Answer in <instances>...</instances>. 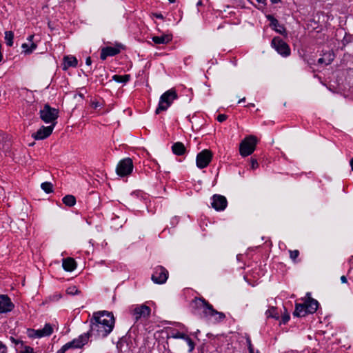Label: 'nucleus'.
<instances>
[{"label": "nucleus", "mask_w": 353, "mask_h": 353, "mask_svg": "<svg viewBox=\"0 0 353 353\" xmlns=\"http://www.w3.org/2000/svg\"><path fill=\"white\" fill-rule=\"evenodd\" d=\"M55 127V123L49 126L42 125L35 133L32 134V137L35 140H43L48 137L52 132Z\"/></svg>", "instance_id": "ddd939ff"}, {"label": "nucleus", "mask_w": 353, "mask_h": 353, "mask_svg": "<svg viewBox=\"0 0 353 353\" xmlns=\"http://www.w3.org/2000/svg\"><path fill=\"white\" fill-rule=\"evenodd\" d=\"M307 314V312L306 310V307L305 303H296L295 305V310L293 312V315L294 316L302 317L305 316Z\"/></svg>", "instance_id": "412c9836"}, {"label": "nucleus", "mask_w": 353, "mask_h": 353, "mask_svg": "<svg viewBox=\"0 0 353 353\" xmlns=\"http://www.w3.org/2000/svg\"><path fill=\"white\" fill-rule=\"evenodd\" d=\"M271 46L282 57H287L290 54L289 46L279 37L272 40Z\"/></svg>", "instance_id": "423d86ee"}, {"label": "nucleus", "mask_w": 353, "mask_h": 353, "mask_svg": "<svg viewBox=\"0 0 353 353\" xmlns=\"http://www.w3.org/2000/svg\"><path fill=\"white\" fill-rule=\"evenodd\" d=\"M350 165H351L352 170L353 171V158L350 161Z\"/></svg>", "instance_id": "5fc2aeb1"}, {"label": "nucleus", "mask_w": 353, "mask_h": 353, "mask_svg": "<svg viewBox=\"0 0 353 353\" xmlns=\"http://www.w3.org/2000/svg\"><path fill=\"white\" fill-rule=\"evenodd\" d=\"M0 353H7V347L0 341Z\"/></svg>", "instance_id": "4c0bfd02"}, {"label": "nucleus", "mask_w": 353, "mask_h": 353, "mask_svg": "<svg viewBox=\"0 0 353 353\" xmlns=\"http://www.w3.org/2000/svg\"><path fill=\"white\" fill-rule=\"evenodd\" d=\"M192 307L196 312L202 310L205 317H208V314L212 308V305L203 298H195L192 301Z\"/></svg>", "instance_id": "9b49d317"}, {"label": "nucleus", "mask_w": 353, "mask_h": 353, "mask_svg": "<svg viewBox=\"0 0 353 353\" xmlns=\"http://www.w3.org/2000/svg\"><path fill=\"white\" fill-rule=\"evenodd\" d=\"M21 47L26 54H30L34 50L36 49L37 46L34 43H32L30 48H29L28 44L23 43Z\"/></svg>", "instance_id": "7c9ffc66"}, {"label": "nucleus", "mask_w": 353, "mask_h": 353, "mask_svg": "<svg viewBox=\"0 0 353 353\" xmlns=\"http://www.w3.org/2000/svg\"><path fill=\"white\" fill-rule=\"evenodd\" d=\"M186 334L183 332H180L174 328L168 329V338L181 339H183Z\"/></svg>", "instance_id": "393cba45"}, {"label": "nucleus", "mask_w": 353, "mask_h": 353, "mask_svg": "<svg viewBox=\"0 0 353 353\" xmlns=\"http://www.w3.org/2000/svg\"><path fill=\"white\" fill-rule=\"evenodd\" d=\"M248 343L249 352L250 353H253V352H256L254 350V347H252V345L251 341L250 340L248 341Z\"/></svg>", "instance_id": "a19ab883"}, {"label": "nucleus", "mask_w": 353, "mask_h": 353, "mask_svg": "<svg viewBox=\"0 0 353 353\" xmlns=\"http://www.w3.org/2000/svg\"><path fill=\"white\" fill-rule=\"evenodd\" d=\"M168 271L164 267L157 265L154 268L151 279L154 283L163 284L168 280Z\"/></svg>", "instance_id": "1a4fd4ad"}, {"label": "nucleus", "mask_w": 353, "mask_h": 353, "mask_svg": "<svg viewBox=\"0 0 353 353\" xmlns=\"http://www.w3.org/2000/svg\"><path fill=\"white\" fill-rule=\"evenodd\" d=\"M179 326L180 327H181V328H185L184 325H181V324H179Z\"/></svg>", "instance_id": "6e6d98bb"}, {"label": "nucleus", "mask_w": 353, "mask_h": 353, "mask_svg": "<svg viewBox=\"0 0 353 353\" xmlns=\"http://www.w3.org/2000/svg\"><path fill=\"white\" fill-rule=\"evenodd\" d=\"M183 340H185L187 342V343L189 346V352H192L194 348V343L192 341V340L188 335L185 336V338H183Z\"/></svg>", "instance_id": "473e14b6"}, {"label": "nucleus", "mask_w": 353, "mask_h": 353, "mask_svg": "<svg viewBox=\"0 0 353 353\" xmlns=\"http://www.w3.org/2000/svg\"><path fill=\"white\" fill-rule=\"evenodd\" d=\"M34 37V35H30L28 37V39L30 41H32V39Z\"/></svg>", "instance_id": "864d4df0"}, {"label": "nucleus", "mask_w": 353, "mask_h": 353, "mask_svg": "<svg viewBox=\"0 0 353 353\" xmlns=\"http://www.w3.org/2000/svg\"><path fill=\"white\" fill-rule=\"evenodd\" d=\"M154 17H156L157 19H163V17L162 14H161V13H154Z\"/></svg>", "instance_id": "79ce46f5"}, {"label": "nucleus", "mask_w": 353, "mask_h": 353, "mask_svg": "<svg viewBox=\"0 0 353 353\" xmlns=\"http://www.w3.org/2000/svg\"><path fill=\"white\" fill-rule=\"evenodd\" d=\"M62 266L65 271L72 272L76 268L77 263L74 259L68 257L63 259Z\"/></svg>", "instance_id": "a211bd4d"}, {"label": "nucleus", "mask_w": 353, "mask_h": 353, "mask_svg": "<svg viewBox=\"0 0 353 353\" xmlns=\"http://www.w3.org/2000/svg\"><path fill=\"white\" fill-rule=\"evenodd\" d=\"M213 154L210 150H203L199 152L196 158V164L198 168H206L212 159Z\"/></svg>", "instance_id": "0eeeda50"}, {"label": "nucleus", "mask_w": 353, "mask_h": 353, "mask_svg": "<svg viewBox=\"0 0 353 353\" xmlns=\"http://www.w3.org/2000/svg\"><path fill=\"white\" fill-rule=\"evenodd\" d=\"M228 118V116L225 115V114H219L218 117H217V121L219 122H223L225 121Z\"/></svg>", "instance_id": "e433bc0d"}, {"label": "nucleus", "mask_w": 353, "mask_h": 353, "mask_svg": "<svg viewBox=\"0 0 353 353\" xmlns=\"http://www.w3.org/2000/svg\"><path fill=\"white\" fill-rule=\"evenodd\" d=\"M341 282H342L343 283H347V278H346V276H344V275H343V276H341Z\"/></svg>", "instance_id": "c03bdc74"}, {"label": "nucleus", "mask_w": 353, "mask_h": 353, "mask_svg": "<svg viewBox=\"0 0 353 353\" xmlns=\"http://www.w3.org/2000/svg\"><path fill=\"white\" fill-rule=\"evenodd\" d=\"M41 189L46 193H51L53 191V185L50 182H44L41 185Z\"/></svg>", "instance_id": "c85d7f7f"}, {"label": "nucleus", "mask_w": 353, "mask_h": 353, "mask_svg": "<svg viewBox=\"0 0 353 353\" xmlns=\"http://www.w3.org/2000/svg\"><path fill=\"white\" fill-rule=\"evenodd\" d=\"M289 320H290L289 314H285L282 316L281 323L283 324H285L288 322Z\"/></svg>", "instance_id": "ea45409f"}, {"label": "nucleus", "mask_w": 353, "mask_h": 353, "mask_svg": "<svg viewBox=\"0 0 353 353\" xmlns=\"http://www.w3.org/2000/svg\"><path fill=\"white\" fill-rule=\"evenodd\" d=\"M169 1H170V3H174V2L175 1V0H169Z\"/></svg>", "instance_id": "13d9d810"}, {"label": "nucleus", "mask_w": 353, "mask_h": 353, "mask_svg": "<svg viewBox=\"0 0 353 353\" xmlns=\"http://www.w3.org/2000/svg\"><path fill=\"white\" fill-rule=\"evenodd\" d=\"M257 3L262 4L263 6L265 5L266 0H255Z\"/></svg>", "instance_id": "49530a36"}, {"label": "nucleus", "mask_w": 353, "mask_h": 353, "mask_svg": "<svg viewBox=\"0 0 353 353\" xmlns=\"http://www.w3.org/2000/svg\"><path fill=\"white\" fill-rule=\"evenodd\" d=\"M250 163H251V168L253 170H254L259 167V163H258L256 159H252L250 161Z\"/></svg>", "instance_id": "c9c22d12"}, {"label": "nucleus", "mask_w": 353, "mask_h": 353, "mask_svg": "<svg viewBox=\"0 0 353 353\" xmlns=\"http://www.w3.org/2000/svg\"><path fill=\"white\" fill-rule=\"evenodd\" d=\"M256 139L254 136L245 138L240 143L239 152L242 157H248L253 153L256 145Z\"/></svg>", "instance_id": "39448f33"}, {"label": "nucleus", "mask_w": 353, "mask_h": 353, "mask_svg": "<svg viewBox=\"0 0 353 353\" xmlns=\"http://www.w3.org/2000/svg\"><path fill=\"white\" fill-rule=\"evenodd\" d=\"M245 101V97H243V98L241 99L239 101V102H238V103H242V102H244Z\"/></svg>", "instance_id": "603ef678"}, {"label": "nucleus", "mask_w": 353, "mask_h": 353, "mask_svg": "<svg viewBox=\"0 0 353 353\" xmlns=\"http://www.w3.org/2000/svg\"><path fill=\"white\" fill-rule=\"evenodd\" d=\"M304 303L305 305L307 314L314 313L319 307V302L312 298H309Z\"/></svg>", "instance_id": "f3484780"}, {"label": "nucleus", "mask_w": 353, "mask_h": 353, "mask_svg": "<svg viewBox=\"0 0 353 353\" xmlns=\"http://www.w3.org/2000/svg\"><path fill=\"white\" fill-rule=\"evenodd\" d=\"M63 61V70H66L69 67H76L78 63L77 58L73 56L64 57Z\"/></svg>", "instance_id": "6ab92c4d"}, {"label": "nucleus", "mask_w": 353, "mask_h": 353, "mask_svg": "<svg viewBox=\"0 0 353 353\" xmlns=\"http://www.w3.org/2000/svg\"><path fill=\"white\" fill-rule=\"evenodd\" d=\"M151 310L145 305H137L132 310L131 314L135 322L146 320L150 314Z\"/></svg>", "instance_id": "6e6552de"}, {"label": "nucleus", "mask_w": 353, "mask_h": 353, "mask_svg": "<svg viewBox=\"0 0 353 353\" xmlns=\"http://www.w3.org/2000/svg\"><path fill=\"white\" fill-rule=\"evenodd\" d=\"M11 340H12V341L13 343H14L15 344H19V343L22 344V342H21V341H18V340H16V339H14V338H12V337L11 338Z\"/></svg>", "instance_id": "de8ad7c7"}, {"label": "nucleus", "mask_w": 353, "mask_h": 353, "mask_svg": "<svg viewBox=\"0 0 353 353\" xmlns=\"http://www.w3.org/2000/svg\"><path fill=\"white\" fill-rule=\"evenodd\" d=\"M352 260H353V256H352L350 257V259H349V263H350V268H352L353 267V265H352Z\"/></svg>", "instance_id": "8fccbe9b"}, {"label": "nucleus", "mask_w": 353, "mask_h": 353, "mask_svg": "<svg viewBox=\"0 0 353 353\" xmlns=\"http://www.w3.org/2000/svg\"><path fill=\"white\" fill-rule=\"evenodd\" d=\"M14 33L12 31L5 32V40L7 46L11 47L13 45Z\"/></svg>", "instance_id": "cd10ccee"}, {"label": "nucleus", "mask_w": 353, "mask_h": 353, "mask_svg": "<svg viewBox=\"0 0 353 353\" xmlns=\"http://www.w3.org/2000/svg\"><path fill=\"white\" fill-rule=\"evenodd\" d=\"M114 326V318L111 312L99 311L94 312L90 319L89 334L105 338L112 331Z\"/></svg>", "instance_id": "f257e3e1"}, {"label": "nucleus", "mask_w": 353, "mask_h": 353, "mask_svg": "<svg viewBox=\"0 0 353 353\" xmlns=\"http://www.w3.org/2000/svg\"><path fill=\"white\" fill-rule=\"evenodd\" d=\"M85 63L86 65H90L91 63H92V61H91V58L89 57H87L86 60H85Z\"/></svg>", "instance_id": "a18cd8bd"}, {"label": "nucleus", "mask_w": 353, "mask_h": 353, "mask_svg": "<svg viewBox=\"0 0 353 353\" xmlns=\"http://www.w3.org/2000/svg\"><path fill=\"white\" fill-rule=\"evenodd\" d=\"M130 79V74H125V75H118L115 74L112 76V80L117 83H125L128 82Z\"/></svg>", "instance_id": "a878e982"}, {"label": "nucleus", "mask_w": 353, "mask_h": 353, "mask_svg": "<svg viewBox=\"0 0 353 353\" xmlns=\"http://www.w3.org/2000/svg\"><path fill=\"white\" fill-rule=\"evenodd\" d=\"M334 59V54L332 52L328 51L324 53L323 57L318 59L319 64L329 65Z\"/></svg>", "instance_id": "aec40b11"}, {"label": "nucleus", "mask_w": 353, "mask_h": 353, "mask_svg": "<svg viewBox=\"0 0 353 353\" xmlns=\"http://www.w3.org/2000/svg\"><path fill=\"white\" fill-rule=\"evenodd\" d=\"M268 18L271 22V26H274V28L279 26L278 20L274 18L272 16L269 15Z\"/></svg>", "instance_id": "72a5a7b5"}, {"label": "nucleus", "mask_w": 353, "mask_h": 353, "mask_svg": "<svg viewBox=\"0 0 353 353\" xmlns=\"http://www.w3.org/2000/svg\"><path fill=\"white\" fill-rule=\"evenodd\" d=\"M63 203L69 207H72L75 205L76 203V199L73 195H66L65 196L63 199Z\"/></svg>", "instance_id": "bb28decb"}, {"label": "nucleus", "mask_w": 353, "mask_h": 353, "mask_svg": "<svg viewBox=\"0 0 353 353\" xmlns=\"http://www.w3.org/2000/svg\"><path fill=\"white\" fill-rule=\"evenodd\" d=\"M265 314L268 317H272V318H274L276 319H279V315L278 312H276V308L274 307H272L268 310H267Z\"/></svg>", "instance_id": "c756f323"}, {"label": "nucleus", "mask_w": 353, "mask_h": 353, "mask_svg": "<svg viewBox=\"0 0 353 353\" xmlns=\"http://www.w3.org/2000/svg\"><path fill=\"white\" fill-rule=\"evenodd\" d=\"M66 292H67V294H70V295H75V294H78L80 292L79 291L78 288L75 285H72L67 288Z\"/></svg>", "instance_id": "2f4dec72"}, {"label": "nucleus", "mask_w": 353, "mask_h": 353, "mask_svg": "<svg viewBox=\"0 0 353 353\" xmlns=\"http://www.w3.org/2000/svg\"><path fill=\"white\" fill-rule=\"evenodd\" d=\"M228 201L224 196L220 194H214L212 197L211 205L216 211H222L225 209Z\"/></svg>", "instance_id": "4468645a"}, {"label": "nucleus", "mask_w": 353, "mask_h": 353, "mask_svg": "<svg viewBox=\"0 0 353 353\" xmlns=\"http://www.w3.org/2000/svg\"><path fill=\"white\" fill-rule=\"evenodd\" d=\"M119 52V48L108 46L102 49L100 57L102 60H105L108 57L114 56Z\"/></svg>", "instance_id": "dca6fc26"}, {"label": "nucleus", "mask_w": 353, "mask_h": 353, "mask_svg": "<svg viewBox=\"0 0 353 353\" xmlns=\"http://www.w3.org/2000/svg\"><path fill=\"white\" fill-rule=\"evenodd\" d=\"M223 26L220 25V26L218 27V29H220V28H223Z\"/></svg>", "instance_id": "4d7b16f0"}, {"label": "nucleus", "mask_w": 353, "mask_h": 353, "mask_svg": "<svg viewBox=\"0 0 353 353\" xmlns=\"http://www.w3.org/2000/svg\"><path fill=\"white\" fill-rule=\"evenodd\" d=\"M20 353H33V348L29 346H26L24 350L21 351Z\"/></svg>", "instance_id": "58836bf2"}, {"label": "nucleus", "mask_w": 353, "mask_h": 353, "mask_svg": "<svg viewBox=\"0 0 353 353\" xmlns=\"http://www.w3.org/2000/svg\"><path fill=\"white\" fill-rule=\"evenodd\" d=\"M279 28H278V29H276V30L277 32H279L281 33V32H282V30H284V28H283V26H279Z\"/></svg>", "instance_id": "09e8293b"}, {"label": "nucleus", "mask_w": 353, "mask_h": 353, "mask_svg": "<svg viewBox=\"0 0 353 353\" xmlns=\"http://www.w3.org/2000/svg\"><path fill=\"white\" fill-rule=\"evenodd\" d=\"M14 307L8 295L0 294V314L11 312Z\"/></svg>", "instance_id": "2eb2a0df"}, {"label": "nucleus", "mask_w": 353, "mask_h": 353, "mask_svg": "<svg viewBox=\"0 0 353 353\" xmlns=\"http://www.w3.org/2000/svg\"><path fill=\"white\" fill-rule=\"evenodd\" d=\"M133 163L130 158L121 160L117 165L116 171L118 175L125 176L130 174L132 172Z\"/></svg>", "instance_id": "9d476101"}, {"label": "nucleus", "mask_w": 353, "mask_h": 353, "mask_svg": "<svg viewBox=\"0 0 353 353\" xmlns=\"http://www.w3.org/2000/svg\"><path fill=\"white\" fill-rule=\"evenodd\" d=\"M89 339V334H83L80 335L78 338L63 345L57 353H65L68 350L76 348H81L85 344L88 343Z\"/></svg>", "instance_id": "20e7f679"}, {"label": "nucleus", "mask_w": 353, "mask_h": 353, "mask_svg": "<svg viewBox=\"0 0 353 353\" xmlns=\"http://www.w3.org/2000/svg\"><path fill=\"white\" fill-rule=\"evenodd\" d=\"M208 317L214 318L215 321L220 322L225 318V315L224 313L218 312L212 307L208 314Z\"/></svg>", "instance_id": "5701e85b"}, {"label": "nucleus", "mask_w": 353, "mask_h": 353, "mask_svg": "<svg viewBox=\"0 0 353 353\" xmlns=\"http://www.w3.org/2000/svg\"><path fill=\"white\" fill-rule=\"evenodd\" d=\"M177 97L178 95L174 89L168 90L164 92L160 97L159 105L155 110V113L158 114L162 111L167 110Z\"/></svg>", "instance_id": "f03ea898"}, {"label": "nucleus", "mask_w": 353, "mask_h": 353, "mask_svg": "<svg viewBox=\"0 0 353 353\" xmlns=\"http://www.w3.org/2000/svg\"><path fill=\"white\" fill-rule=\"evenodd\" d=\"M299 252L298 250H290V256L292 260L295 261V259L299 256Z\"/></svg>", "instance_id": "f704fd0d"}, {"label": "nucleus", "mask_w": 353, "mask_h": 353, "mask_svg": "<svg viewBox=\"0 0 353 353\" xmlns=\"http://www.w3.org/2000/svg\"><path fill=\"white\" fill-rule=\"evenodd\" d=\"M272 3L273 4H275V3H278L281 1V0H270Z\"/></svg>", "instance_id": "3c124183"}, {"label": "nucleus", "mask_w": 353, "mask_h": 353, "mask_svg": "<svg viewBox=\"0 0 353 353\" xmlns=\"http://www.w3.org/2000/svg\"><path fill=\"white\" fill-rule=\"evenodd\" d=\"M53 327L50 323H46L43 328L39 330H30L29 336L34 338L48 336L53 332Z\"/></svg>", "instance_id": "f8f14e48"}, {"label": "nucleus", "mask_w": 353, "mask_h": 353, "mask_svg": "<svg viewBox=\"0 0 353 353\" xmlns=\"http://www.w3.org/2000/svg\"><path fill=\"white\" fill-rule=\"evenodd\" d=\"M92 106L94 108H97L98 107H99V106H100V104H99V102H97V101H96V102H95V101H94V102H92Z\"/></svg>", "instance_id": "37998d69"}, {"label": "nucleus", "mask_w": 353, "mask_h": 353, "mask_svg": "<svg viewBox=\"0 0 353 353\" xmlns=\"http://www.w3.org/2000/svg\"><path fill=\"white\" fill-rule=\"evenodd\" d=\"M39 114L41 119L46 123L56 124V120L59 117V110L48 104H45L43 109L39 111Z\"/></svg>", "instance_id": "7ed1b4c3"}, {"label": "nucleus", "mask_w": 353, "mask_h": 353, "mask_svg": "<svg viewBox=\"0 0 353 353\" xmlns=\"http://www.w3.org/2000/svg\"><path fill=\"white\" fill-rule=\"evenodd\" d=\"M169 35L155 36L152 37V41L156 44H165L171 41Z\"/></svg>", "instance_id": "b1692460"}, {"label": "nucleus", "mask_w": 353, "mask_h": 353, "mask_svg": "<svg viewBox=\"0 0 353 353\" xmlns=\"http://www.w3.org/2000/svg\"><path fill=\"white\" fill-rule=\"evenodd\" d=\"M172 150L174 154L181 156L185 153L186 149L183 143L176 142L172 145Z\"/></svg>", "instance_id": "4be33fe9"}]
</instances>
